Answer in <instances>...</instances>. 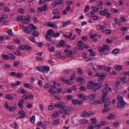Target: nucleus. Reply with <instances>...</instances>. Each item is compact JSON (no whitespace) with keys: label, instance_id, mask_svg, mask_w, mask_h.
Here are the masks:
<instances>
[{"label":"nucleus","instance_id":"1","mask_svg":"<svg viewBox=\"0 0 129 129\" xmlns=\"http://www.w3.org/2000/svg\"><path fill=\"white\" fill-rule=\"evenodd\" d=\"M102 86V83L101 82L95 83L92 86L87 85V87L88 89L93 90L94 92H96V90L100 89Z\"/></svg>","mask_w":129,"mask_h":129},{"label":"nucleus","instance_id":"2","mask_svg":"<svg viewBox=\"0 0 129 129\" xmlns=\"http://www.w3.org/2000/svg\"><path fill=\"white\" fill-rule=\"evenodd\" d=\"M117 99L119 101L117 103V108L121 109L124 108V105L126 103L124 101L123 98L120 95H118L117 96Z\"/></svg>","mask_w":129,"mask_h":129},{"label":"nucleus","instance_id":"3","mask_svg":"<svg viewBox=\"0 0 129 129\" xmlns=\"http://www.w3.org/2000/svg\"><path fill=\"white\" fill-rule=\"evenodd\" d=\"M112 89L111 88H108L107 87L104 88L102 90L103 93L102 94V100H104L106 99H108V98L106 97L108 94V92L109 91H111Z\"/></svg>","mask_w":129,"mask_h":129},{"label":"nucleus","instance_id":"4","mask_svg":"<svg viewBox=\"0 0 129 129\" xmlns=\"http://www.w3.org/2000/svg\"><path fill=\"white\" fill-rule=\"evenodd\" d=\"M36 68L37 70L43 73H44L46 71L47 73L49 70V67L47 66H43L41 67H37Z\"/></svg>","mask_w":129,"mask_h":129},{"label":"nucleus","instance_id":"5","mask_svg":"<svg viewBox=\"0 0 129 129\" xmlns=\"http://www.w3.org/2000/svg\"><path fill=\"white\" fill-rule=\"evenodd\" d=\"M92 122L89 124L88 129H93V128L96 127L97 120L95 118H93L91 119Z\"/></svg>","mask_w":129,"mask_h":129},{"label":"nucleus","instance_id":"6","mask_svg":"<svg viewBox=\"0 0 129 129\" xmlns=\"http://www.w3.org/2000/svg\"><path fill=\"white\" fill-rule=\"evenodd\" d=\"M54 31L51 29H50L47 31V35H45V37L47 40H51L50 38L51 37L53 36Z\"/></svg>","mask_w":129,"mask_h":129},{"label":"nucleus","instance_id":"7","mask_svg":"<svg viewBox=\"0 0 129 129\" xmlns=\"http://www.w3.org/2000/svg\"><path fill=\"white\" fill-rule=\"evenodd\" d=\"M62 110H63V113L65 114H71V111H73L74 110V109L71 107L67 108L66 107H65V108H63Z\"/></svg>","mask_w":129,"mask_h":129},{"label":"nucleus","instance_id":"8","mask_svg":"<svg viewBox=\"0 0 129 129\" xmlns=\"http://www.w3.org/2000/svg\"><path fill=\"white\" fill-rule=\"evenodd\" d=\"M106 74L105 73H102L100 74L99 73H96L95 75L96 76L99 77L98 81H99L101 80H103V78L105 77L106 76Z\"/></svg>","mask_w":129,"mask_h":129},{"label":"nucleus","instance_id":"9","mask_svg":"<svg viewBox=\"0 0 129 129\" xmlns=\"http://www.w3.org/2000/svg\"><path fill=\"white\" fill-rule=\"evenodd\" d=\"M64 103L63 102H58L55 105V106L56 108H59L60 109L62 110L64 108H65V106L63 105Z\"/></svg>","mask_w":129,"mask_h":129},{"label":"nucleus","instance_id":"10","mask_svg":"<svg viewBox=\"0 0 129 129\" xmlns=\"http://www.w3.org/2000/svg\"><path fill=\"white\" fill-rule=\"evenodd\" d=\"M23 31L26 34H29L32 32L31 29L29 27L23 26L22 28Z\"/></svg>","mask_w":129,"mask_h":129},{"label":"nucleus","instance_id":"11","mask_svg":"<svg viewBox=\"0 0 129 129\" xmlns=\"http://www.w3.org/2000/svg\"><path fill=\"white\" fill-rule=\"evenodd\" d=\"M72 101L73 104L75 105H82L83 103V102L82 101H79L78 100H76L75 99L72 100Z\"/></svg>","mask_w":129,"mask_h":129},{"label":"nucleus","instance_id":"12","mask_svg":"<svg viewBox=\"0 0 129 129\" xmlns=\"http://www.w3.org/2000/svg\"><path fill=\"white\" fill-rule=\"evenodd\" d=\"M103 103H104V107H108L110 105L111 102L109 100V99H106L103 101Z\"/></svg>","mask_w":129,"mask_h":129},{"label":"nucleus","instance_id":"13","mask_svg":"<svg viewBox=\"0 0 129 129\" xmlns=\"http://www.w3.org/2000/svg\"><path fill=\"white\" fill-rule=\"evenodd\" d=\"M63 3L62 0H56L54 1L52 3V5L55 6L58 4H61Z\"/></svg>","mask_w":129,"mask_h":129},{"label":"nucleus","instance_id":"14","mask_svg":"<svg viewBox=\"0 0 129 129\" xmlns=\"http://www.w3.org/2000/svg\"><path fill=\"white\" fill-rule=\"evenodd\" d=\"M60 80L62 81L63 83L66 84H67L69 85H71L70 83V82H69V79L66 80L64 79V78L62 77L60 79Z\"/></svg>","mask_w":129,"mask_h":129},{"label":"nucleus","instance_id":"15","mask_svg":"<svg viewBox=\"0 0 129 129\" xmlns=\"http://www.w3.org/2000/svg\"><path fill=\"white\" fill-rule=\"evenodd\" d=\"M101 98V100L98 101L97 100H93L91 102L92 104L93 105H96L99 104L100 103H103V101Z\"/></svg>","mask_w":129,"mask_h":129},{"label":"nucleus","instance_id":"16","mask_svg":"<svg viewBox=\"0 0 129 129\" xmlns=\"http://www.w3.org/2000/svg\"><path fill=\"white\" fill-rule=\"evenodd\" d=\"M47 25L48 26L53 27L55 29L57 28V26L56 25L54 24V23L51 22H47V24L46 25Z\"/></svg>","mask_w":129,"mask_h":129},{"label":"nucleus","instance_id":"17","mask_svg":"<svg viewBox=\"0 0 129 129\" xmlns=\"http://www.w3.org/2000/svg\"><path fill=\"white\" fill-rule=\"evenodd\" d=\"M53 83V85L52 83V82H51V84H50L49 86V87L50 88V89H57V88L55 86V84H56V82L54 81H52Z\"/></svg>","mask_w":129,"mask_h":129},{"label":"nucleus","instance_id":"18","mask_svg":"<svg viewBox=\"0 0 129 129\" xmlns=\"http://www.w3.org/2000/svg\"><path fill=\"white\" fill-rule=\"evenodd\" d=\"M19 113L21 116L17 118H23L25 116V112L23 110H20Z\"/></svg>","mask_w":129,"mask_h":129},{"label":"nucleus","instance_id":"19","mask_svg":"<svg viewBox=\"0 0 129 129\" xmlns=\"http://www.w3.org/2000/svg\"><path fill=\"white\" fill-rule=\"evenodd\" d=\"M29 18H29H28L24 16L22 20L23 23L25 24L28 23L30 22Z\"/></svg>","mask_w":129,"mask_h":129},{"label":"nucleus","instance_id":"20","mask_svg":"<svg viewBox=\"0 0 129 129\" xmlns=\"http://www.w3.org/2000/svg\"><path fill=\"white\" fill-rule=\"evenodd\" d=\"M65 44V43L64 42L62 41H60L59 43L56 44V46L58 47H64L65 46L64 45Z\"/></svg>","mask_w":129,"mask_h":129},{"label":"nucleus","instance_id":"21","mask_svg":"<svg viewBox=\"0 0 129 129\" xmlns=\"http://www.w3.org/2000/svg\"><path fill=\"white\" fill-rule=\"evenodd\" d=\"M81 116L85 117H88L90 116V113L86 111H85L82 114H81Z\"/></svg>","mask_w":129,"mask_h":129},{"label":"nucleus","instance_id":"22","mask_svg":"<svg viewBox=\"0 0 129 129\" xmlns=\"http://www.w3.org/2000/svg\"><path fill=\"white\" fill-rule=\"evenodd\" d=\"M78 97L80 98H81L82 100H86V98L84 94H79L77 95Z\"/></svg>","mask_w":129,"mask_h":129},{"label":"nucleus","instance_id":"23","mask_svg":"<svg viewBox=\"0 0 129 129\" xmlns=\"http://www.w3.org/2000/svg\"><path fill=\"white\" fill-rule=\"evenodd\" d=\"M29 27L31 29V31L35 30L37 29V28L33 24L31 23L29 24Z\"/></svg>","mask_w":129,"mask_h":129},{"label":"nucleus","instance_id":"24","mask_svg":"<svg viewBox=\"0 0 129 129\" xmlns=\"http://www.w3.org/2000/svg\"><path fill=\"white\" fill-rule=\"evenodd\" d=\"M114 68L118 71H120L123 69V67L121 66L116 65L114 66Z\"/></svg>","mask_w":129,"mask_h":129},{"label":"nucleus","instance_id":"25","mask_svg":"<svg viewBox=\"0 0 129 129\" xmlns=\"http://www.w3.org/2000/svg\"><path fill=\"white\" fill-rule=\"evenodd\" d=\"M104 15L107 18H109L110 17V14L108 13V10L107 9H104Z\"/></svg>","mask_w":129,"mask_h":129},{"label":"nucleus","instance_id":"26","mask_svg":"<svg viewBox=\"0 0 129 129\" xmlns=\"http://www.w3.org/2000/svg\"><path fill=\"white\" fill-rule=\"evenodd\" d=\"M23 99H20L19 102L18 104L20 108L22 109L23 108Z\"/></svg>","mask_w":129,"mask_h":129},{"label":"nucleus","instance_id":"27","mask_svg":"<svg viewBox=\"0 0 129 129\" xmlns=\"http://www.w3.org/2000/svg\"><path fill=\"white\" fill-rule=\"evenodd\" d=\"M52 13L54 14H57L58 15H60V14L59 11L58 9H55L52 12Z\"/></svg>","mask_w":129,"mask_h":129},{"label":"nucleus","instance_id":"28","mask_svg":"<svg viewBox=\"0 0 129 129\" xmlns=\"http://www.w3.org/2000/svg\"><path fill=\"white\" fill-rule=\"evenodd\" d=\"M115 118V117L114 116L113 114L112 113H110V115L109 116H108L107 117V118L108 119H114Z\"/></svg>","mask_w":129,"mask_h":129},{"label":"nucleus","instance_id":"29","mask_svg":"<svg viewBox=\"0 0 129 129\" xmlns=\"http://www.w3.org/2000/svg\"><path fill=\"white\" fill-rule=\"evenodd\" d=\"M6 98L7 99L11 100L13 99V98L12 96L10 94H8L5 96Z\"/></svg>","mask_w":129,"mask_h":129},{"label":"nucleus","instance_id":"30","mask_svg":"<svg viewBox=\"0 0 129 129\" xmlns=\"http://www.w3.org/2000/svg\"><path fill=\"white\" fill-rule=\"evenodd\" d=\"M79 122L81 124H85L88 123V121L86 119H83L80 120Z\"/></svg>","mask_w":129,"mask_h":129},{"label":"nucleus","instance_id":"31","mask_svg":"<svg viewBox=\"0 0 129 129\" xmlns=\"http://www.w3.org/2000/svg\"><path fill=\"white\" fill-rule=\"evenodd\" d=\"M41 8L43 11H46L48 9L47 5L46 4H44L43 6Z\"/></svg>","mask_w":129,"mask_h":129},{"label":"nucleus","instance_id":"32","mask_svg":"<svg viewBox=\"0 0 129 129\" xmlns=\"http://www.w3.org/2000/svg\"><path fill=\"white\" fill-rule=\"evenodd\" d=\"M84 80L82 78L78 77L77 80V82L80 83H83L82 82L84 81Z\"/></svg>","mask_w":129,"mask_h":129},{"label":"nucleus","instance_id":"33","mask_svg":"<svg viewBox=\"0 0 129 129\" xmlns=\"http://www.w3.org/2000/svg\"><path fill=\"white\" fill-rule=\"evenodd\" d=\"M9 54L8 55H5L3 54L2 55V57L5 60H7L9 58Z\"/></svg>","mask_w":129,"mask_h":129},{"label":"nucleus","instance_id":"34","mask_svg":"<svg viewBox=\"0 0 129 129\" xmlns=\"http://www.w3.org/2000/svg\"><path fill=\"white\" fill-rule=\"evenodd\" d=\"M24 76V75L22 73H17L16 74V77L20 78L23 77Z\"/></svg>","mask_w":129,"mask_h":129},{"label":"nucleus","instance_id":"35","mask_svg":"<svg viewBox=\"0 0 129 129\" xmlns=\"http://www.w3.org/2000/svg\"><path fill=\"white\" fill-rule=\"evenodd\" d=\"M119 51V50L118 49H114L112 52V54H116L118 53Z\"/></svg>","mask_w":129,"mask_h":129},{"label":"nucleus","instance_id":"36","mask_svg":"<svg viewBox=\"0 0 129 129\" xmlns=\"http://www.w3.org/2000/svg\"><path fill=\"white\" fill-rule=\"evenodd\" d=\"M105 28V26H102L101 25H99L97 26L96 28L98 30H100L103 29Z\"/></svg>","mask_w":129,"mask_h":129},{"label":"nucleus","instance_id":"37","mask_svg":"<svg viewBox=\"0 0 129 129\" xmlns=\"http://www.w3.org/2000/svg\"><path fill=\"white\" fill-rule=\"evenodd\" d=\"M70 23V20L64 22H63V27L69 25Z\"/></svg>","mask_w":129,"mask_h":129},{"label":"nucleus","instance_id":"38","mask_svg":"<svg viewBox=\"0 0 129 129\" xmlns=\"http://www.w3.org/2000/svg\"><path fill=\"white\" fill-rule=\"evenodd\" d=\"M23 16H19L17 17L16 20L17 21H21V20H23V18L24 17Z\"/></svg>","mask_w":129,"mask_h":129},{"label":"nucleus","instance_id":"39","mask_svg":"<svg viewBox=\"0 0 129 129\" xmlns=\"http://www.w3.org/2000/svg\"><path fill=\"white\" fill-rule=\"evenodd\" d=\"M3 10L5 12H9L10 11V9L8 7L5 6L3 8Z\"/></svg>","mask_w":129,"mask_h":129},{"label":"nucleus","instance_id":"40","mask_svg":"<svg viewBox=\"0 0 129 129\" xmlns=\"http://www.w3.org/2000/svg\"><path fill=\"white\" fill-rule=\"evenodd\" d=\"M35 116H32L30 118V121L32 123H34L35 122Z\"/></svg>","mask_w":129,"mask_h":129},{"label":"nucleus","instance_id":"41","mask_svg":"<svg viewBox=\"0 0 129 129\" xmlns=\"http://www.w3.org/2000/svg\"><path fill=\"white\" fill-rule=\"evenodd\" d=\"M104 109L102 110L103 112L105 113L109 110V109L108 107H104Z\"/></svg>","mask_w":129,"mask_h":129},{"label":"nucleus","instance_id":"42","mask_svg":"<svg viewBox=\"0 0 129 129\" xmlns=\"http://www.w3.org/2000/svg\"><path fill=\"white\" fill-rule=\"evenodd\" d=\"M32 35L35 37H38L39 36L38 32L37 31H34L32 33Z\"/></svg>","mask_w":129,"mask_h":129},{"label":"nucleus","instance_id":"43","mask_svg":"<svg viewBox=\"0 0 129 129\" xmlns=\"http://www.w3.org/2000/svg\"><path fill=\"white\" fill-rule=\"evenodd\" d=\"M103 47L105 50H109V47L108 45H103Z\"/></svg>","mask_w":129,"mask_h":129},{"label":"nucleus","instance_id":"44","mask_svg":"<svg viewBox=\"0 0 129 129\" xmlns=\"http://www.w3.org/2000/svg\"><path fill=\"white\" fill-rule=\"evenodd\" d=\"M25 47L26 48H25V49H26L28 51H30L32 49V47H31L30 46H29L27 45H25Z\"/></svg>","mask_w":129,"mask_h":129},{"label":"nucleus","instance_id":"45","mask_svg":"<svg viewBox=\"0 0 129 129\" xmlns=\"http://www.w3.org/2000/svg\"><path fill=\"white\" fill-rule=\"evenodd\" d=\"M79 89L80 90L84 91H86L87 89V88L86 87L82 86L80 87L79 88Z\"/></svg>","mask_w":129,"mask_h":129},{"label":"nucleus","instance_id":"46","mask_svg":"<svg viewBox=\"0 0 129 129\" xmlns=\"http://www.w3.org/2000/svg\"><path fill=\"white\" fill-rule=\"evenodd\" d=\"M9 58L12 59L14 60L15 58V56L11 54H9Z\"/></svg>","mask_w":129,"mask_h":129},{"label":"nucleus","instance_id":"47","mask_svg":"<svg viewBox=\"0 0 129 129\" xmlns=\"http://www.w3.org/2000/svg\"><path fill=\"white\" fill-rule=\"evenodd\" d=\"M59 123V121L58 119H57L55 121H53L52 122V124L53 125L57 124Z\"/></svg>","mask_w":129,"mask_h":129},{"label":"nucleus","instance_id":"48","mask_svg":"<svg viewBox=\"0 0 129 129\" xmlns=\"http://www.w3.org/2000/svg\"><path fill=\"white\" fill-rule=\"evenodd\" d=\"M37 45L39 47H41L44 45V43L41 42L37 43Z\"/></svg>","mask_w":129,"mask_h":129},{"label":"nucleus","instance_id":"49","mask_svg":"<svg viewBox=\"0 0 129 129\" xmlns=\"http://www.w3.org/2000/svg\"><path fill=\"white\" fill-rule=\"evenodd\" d=\"M60 35V34L59 33H54V32L53 35L52 36V37H57L59 36Z\"/></svg>","mask_w":129,"mask_h":129},{"label":"nucleus","instance_id":"50","mask_svg":"<svg viewBox=\"0 0 129 129\" xmlns=\"http://www.w3.org/2000/svg\"><path fill=\"white\" fill-rule=\"evenodd\" d=\"M89 6H86L85 8L84 12H88L89 10Z\"/></svg>","mask_w":129,"mask_h":129},{"label":"nucleus","instance_id":"51","mask_svg":"<svg viewBox=\"0 0 129 129\" xmlns=\"http://www.w3.org/2000/svg\"><path fill=\"white\" fill-rule=\"evenodd\" d=\"M7 33L10 36H12L13 35V33L12 32L11 29H9V31H7Z\"/></svg>","mask_w":129,"mask_h":129},{"label":"nucleus","instance_id":"52","mask_svg":"<svg viewBox=\"0 0 129 129\" xmlns=\"http://www.w3.org/2000/svg\"><path fill=\"white\" fill-rule=\"evenodd\" d=\"M84 45L83 42L82 41H79L78 42V45L79 46H83Z\"/></svg>","mask_w":129,"mask_h":129},{"label":"nucleus","instance_id":"53","mask_svg":"<svg viewBox=\"0 0 129 129\" xmlns=\"http://www.w3.org/2000/svg\"><path fill=\"white\" fill-rule=\"evenodd\" d=\"M25 45H20L19 46V50L20 49L21 50H24L25 49Z\"/></svg>","mask_w":129,"mask_h":129},{"label":"nucleus","instance_id":"54","mask_svg":"<svg viewBox=\"0 0 129 129\" xmlns=\"http://www.w3.org/2000/svg\"><path fill=\"white\" fill-rule=\"evenodd\" d=\"M60 15H54L52 18V19H59L60 18V17L59 16Z\"/></svg>","mask_w":129,"mask_h":129},{"label":"nucleus","instance_id":"55","mask_svg":"<svg viewBox=\"0 0 129 129\" xmlns=\"http://www.w3.org/2000/svg\"><path fill=\"white\" fill-rule=\"evenodd\" d=\"M105 31L106 34H109L111 33V30L109 29H107L106 30H103V31Z\"/></svg>","mask_w":129,"mask_h":129},{"label":"nucleus","instance_id":"56","mask_svg":"<svg viewBox=\"0 0 129 129\" xmlns=\"http://www.w3.org/2000/svg\"><path fill=\"white\" fill-rule=\"evenodd\" d=\"M36 61H39L42 60L43 59V58L41 57L37 56L36 57Z\"/></svg>","mask_w":129,"mask_h":129},{"label":"nucleus","instance_id":"57","mask_svg":"<svg viewBox=\"0 0 129 129\" xmlns=\"http://www.w3.org/2000/svg\"><path fill=\"white\" fill-rule=\"evenodd\" d=\"M111 12L113 13H119V11L118 10H116L114 8H112L111 10Z\"/></svg>","mask_w":129,"mask_h":129},{"label":"nucleus","instance_id":"58","mask_svg":"<svg viewBox=\"0 0 129 129\" xmlns=\"http://www.w3.org/2000/svg\"><path fill=\"white\" fill-rule=\"evenodd\" d=\"M23 84L24 85L25 87L29 89H30L31 87L28 83H24Z\"/></svg>","mask_w":129,"mask_h":129},{"label":"nucleus","instance_id":"59","mask_svg":"<svg viewBox=\"0 0 129 129\" xmlns=\"http://www.w3.org/2000/svg\"><path fill=\"white\" fill-rule=\"evenodd\" d=\"M19 62L17 61H15L14 62L13 65L14 66L16 67L19 64Z\"/></svg>","mask_w":129,"mask_h":129},{"label":"nucleus","instance_id":"60","mask_svg":"<svg viewBox=\"0 0 129 129\" xmlns=\"http://www.w3.org/2000/svg\"><path fill=\"white\" fill-rule=\"evenodd\" d=\"M104 70L107 72H109L110 70V68L109 67H106L104 68Z\"/></svg>","mask_w":129,"mask_h":129},{"label":"nucleus","instance_id":"61","mask_svg":"<svg viewBox=\"0 0 129 129\" xmlns=\"http://www.w3.org/2000/svg\"><path fill=\"white\" fill-rule=\"evenodd\" d=\"M98 50L100 52H104L105 51L103 47H100L98 48Z\"/></svg>","mask_w":129,"mask_h":129},{"label":"nucleus","instance_id":"62","mask_svg":"<svg viewBox=\"0 0 129 129\" xmlns=\"http://www.w3.org/2000/svg\"><path fill=\"white\" fill-rule=\"evenodd\" d=\"M93 10L95 12H98L99 10V9L96 7H92Z\"/></svg>","mask_w":129,"mask_h":129},{"label":"nucleus","instance_id":"63","mask_svg":"<svg viewBox=\"0 0 129 129\" xmlns=\"http://www.w3.org/2000/svg\"><path fill=\"white\" fill-rule=\"evenodd\" d=\"M17 124L15 122L13 123L12 124L11 126V127L13 128H16L17 126Z\"/></svg>","mask_w":129,"mask_h":129},{"label":"nucleus","instance_id":"64","mask_svg":"<svg viewBox=\"0 0 129 129\" xmlns=\"http://www.w3.org/2000/svg\"><path fill=\"white\" fill-rule=\"evenodd\" d=\"M54 47H51L48 49V50L50 52H53L54 50Z\"/></svg>","mask_w":129,"mask_h":129}]
</instances>
